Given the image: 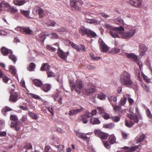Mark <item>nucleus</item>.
Returning a JSON list of instances; mask_svg holds the SVG:
<instances>
[{
    "label": "nucleus",
    "instance_id": "obj_1",
    "mask_svg": "<svg viewBox=\"0 0 152 152\" xmlns=\"http://www.w3.org/2000/svg\"><path fill=\"white\" fill-rule=\"evenodd\" d=\"M105 26L107 28L110 30V34L115 38L121 37L122 32L124 31V28L122 26L114 27L108 24H105Z\"/></svg>",
    "mask_w": 152,
    "mask_h": 152
},
{
    "label": "nucleus",
    "instance_id": "obj_2",
    "mask_svg": "<svg viewBox=\"0 0 152 152\" xmlns=\"http://www.w3.org/2000/svg\"><path fill=\"white\" fill-rule=\"evenodd\" d=\"M120 81L122 85L127 87L132 86L133 83L131 80L130 75L126 72H123L121 73Z\"/></svg>",
    "mask_w": 152,
    "mask_h": 152
},
{
    "label": "nucleus",
    "instance_id": "obj_3",
    "mask_svg": "<svg viewBox=\"0 0 152 152\" xmlns=\"http://www.w3.org/2000/svg\"><path fill=\"white\" fill-rule=\"evenodd\" d=\"M128 117L131 120L129 121H126L125 122V124L126 126L129 127H131L134 125V123L132 121L133 120L135 123H138L139 122V120L137 116L134 114H129L128 115Z\"/></svg>",
    "mask_w": 152,
    "mask_h": 152
},
{
    "label": "nucleus",
    "instance_id": "obj_4",
    "mask_svg": "<svg viewBox=\"0 0 152 152\" xmlns=\"http://www.w3.org/2000/svg\"><path fill=\"white\" fill-rule=\"evenodd\" d=\"M128 117L131 120L129 121H126L125 122V124L126 126L129 127H131L134 125V123L132 121L133 120L135 123H138L139 122V120L137 116L134 114H129L128 115Z\"/></svg>",
    "mask_w": 152,
    "mask_h": 152
},
{
    "label": "nucleus",
    "instance_id": "obj_5",
    "mask_svg": "<svg viewBox=\"0 0 152 152\" xmlns=\"http://www.w3.org/2000/svg\"><path fill=\"white\" fill-rule=\"evenodd\" d=\"M128 117L131 120L129 121H126L125 122V124L126 126L129 127H131L134 125V123L132 121L133 120L135 123H138L139 122V120L137 116L134 114H129L128 115Z\"/></svg>",
    "mask_w": 152,
    "mask_h": 152
},
{
    "label": "nucleus",
    "instance_id": "obj_6",
    "mask_svg": "<svg viewBox=\"0 0 152 152\" xmlns=\"http://www.w3.org/2000/svg\"><path fill=\"white\" fill-rule=\"evenodd\" d=\"M72 8L73 10L80 11L81 10V5L83 4L81 0L78 1L71 0L70 1Z\"/></svg>",
    "mask_w": 152,
    "mask_h": 152
},
{
    "label": "nucleus",
    "instance_id": "obj_7",
    "mask_svg": "<svg viewBox=\"0 0 152 152\" xmlns=\"http://www.w3.org/2000/svg\"><path fill=\"white\" fill-rule=\"evenodd\" d=\"M96 91V87L91 84H89L83 90V93L85 95L90 96L94 93Z\"/></svg>",
    "mask_w": 152,
    "mask_h": 152
},
{
    "label": "nucleus",
    "instance_id": "obj_8",
    "mask_svg": "<svg viewBox=\"0 0 152 152\" xmlns=\"http://www.w3.org/2000/svg\"><path fill=\"white\" fill-rule=\"evenodd\" d=\"M83 87V82L82 81L77 80L75 82V85L72 84V86L71 88L72 91L75 90L78 94L80 93V89H81Z\"/></svg>",
    "mask_w": 152,
    "mask_h": 152
},
{
    "label": "nucleus",
    "instance_id": "obj_9",
    "mask_svg": "<svg viewBox=\"0 0 152 152\" xmlns=\"http://www.w3.org/2000/svg\"><path fill=\"white\" fill-rule=\"evenodd\" d=\"M135 32V29H131L127 32H124V31H123L121 34V37L125 39L131 38L134 35Z\"/></svg>",
    "mask_w": 152,
    "mask_h": 152
},
{
    "label": "nucleus",
    "instance_id": "obj_10",
    "mask_svg": "<svg viewBox=\"0 0 152 152\" xmlns=\"http://www.w3.org/2000/svg\"><path fill=\"white\" fill-rule=\"evenodd\" d=\"M15 30L19 31L21 33L28 34H31L32 32V30L28 27H17L15 28Z\"/></svg>",
    "mask_w": 152,
    "mask_h": 152
},
{
    "label": "nucleus",
    "instance_id": "obj_11",
    "mask_svg": "<svg viewBox=\"0 0 152 152\" xmlns=\"http://www.w3.org/2000/svg\"><path fill=\"white\" fill-rule=\"evenodd\" d=\"M95 134L102 139H106L108 136V134L102 132L99 130H96L94 131Z\"/></svg>",
    "mask_w": 152,
    "mask_h": 152
},
{
    "label": "nucleus",
    "instance_id": "obj_12",
    "mask_svg": "<svg viewBox=\"0 0 152 152\" xmlns=\"http://www.w3.org/2000/svg\"><path fill=\"white\" fill-rule=\"evenodd\" d=\"M98 42L100 47L101 50L103 52H106L109 50L107 46L104 42L102 39L100 38Z\"/></svg>",
    "mask_w": 152,
    "mask_h": 152
},
{
    "label": "nucleus",
    "instance_id": "obj_13",
    "mask_svg": "<svg viewBox=\"0 0 152 152\" xmlns=\"http://www.w3.org/2000/svg\"><path fill=\"white\" fill-rule=\"evenodd\" d=\"M122 55L126 56L128 58L134 61L137 62L138 61V57L137 55L133 53H124Z\"/></svg>",
    "mask_w": 152,
    "mask_h": 152
},
{
    "label": "nucleus",
    "instance_id": "obj_14",
    "mask_svg": "<svg viewBox=\"0 0 152 152\" xmlns=\"http://www.w3.org/2000/svg\"><path fill=\"white\" fill-rule=\"evenodd\" d=\"M147 50V48L144 44H141L139 46V52L141 56H144Z\"/></svg>",
    "mask_w": 152,
    "mask_h": 152
},
{
    "label": "nucleus",
    "instance_id": "obj_15",
    "mask_svg": "<svg viewBox=\"0 0 152 152\" xmlns=\"http://www.w3.org/2000/svg\"><path fill=\"white\" fill-rule=\"evenodd\" d=\"M128 3L133 6L139 7L141 5V0H130Z\"/></svg>",
    "mask_w": 152,
    "mask_h": 152
},
{
    "label": "nucleus",
    "instance_id": "obj_16",
    "mask_svg": "<svg viewBox=\"0 0 152 152\" xmlns=\"http://www.w3.org/2000/svg\"><path fill=\"white\" fill-rule=\"evenodd\" d=\"M18 95L16 93L12 94L10 97L9 100L13 102H15L18 100Z\"/></svg>",
    "mask_w": 152,
    "mask_h": 152
},
{
    "label": "nucleus",
    "instance_id": "obj_17",
    "mask_svg": "<svg viewBox=\"0 0 152 152\" xmlns=\"http://www.w3.org/2000/svg\"><path fill=\"white\" fill-rule=\"evenodd\" d=\"M108 99L112 106L117 104V99L116 97L115 96H109Z\"/></svg>",
    "mask_w": 152,
    "mask_h": 152
},
{
    "label": "nucleus",
    "instance_id": "obj_18",
    "mask_svg": "<svg viewBox=\"0 0 152 152\" xmlns=\"http://www.w3.org/2000/svg\"><path fill=\"white\" fill-rule=\"evenodd\" d=\"M1 51L2 54L4 56H6L8 54H11L12 53V51L9 50L5 47H2L1 49Z\"/></svg>",
    "mask_w": 152,
    "mask_h": 152
},
{
    "label": "nucleus",
    "instance_id": "obj_19",
    "mask_svg": "<svg viewBox=\"0 0 152 152\" xmlns=\"http://www.w3.org/2000/svg\"><path fill=\"white\" fill-rule=\"evenodd\" d=\"M83 109L84 108L82 107L80 109L70 110L69 112V114L71 116L73 115L82 111Z\"/></svg>",
    "mask_w": 152,
    "mask_h": 152
},
{
    "label": "nucleus",
    "instance_id": "obj_20",
    "mask_svg": "<svg viewBox=\"0 0 152 152\" xmlns=\"http://www.w3.org/2000/svg\"><path fill=\"white\" fill-rule=\"evenodd\" d=\"M59 56L62 59L65 60L66 59V56L65 53L61 50L58 48V52Z\"/></svg>",
    "mask_w": 152,
    "mask_h": 152
},
{
    "label": "nucleus",
    "instance_id": "obj_21",
    "mask_svg": "<svg viewBox=\"0 0 152 152\" xmlns=\"http://www.w3.org/2000/svg\"><path fill=\"white\" fill-rule=\"evenodd\" d=\"M10 127L11 128H14L16 131L18 130L19 126L18 125V121H12L11 123Z\"/></svg>",
    "mask_w": 152,
    "mask_h": 152
},
{
    "label": "nucleus",
    "instance_id": "obj_22",
    "mask_svg": "<svg viewBox=\"0 0 152 152\" xmlns=\"http://www.w3.org/2000/svg\"><path fill=\"white\" fill-rule=\"evenodd\" d=\"M12 110V109L7 106H5L2 110L1 112L4 116L7 115L6 113L8 111H10Z\"/></svg>",
    "mask_w": 152,
    "mask_h": 152
},
{
    "label": "nucleus",
    "instance_id": "obj_23",
    "mask_svg": "<svg viewBox=\"0 0 152 152\" xmlns=\"http://www.w3.org/2000/svg\"><path fill=\"white\" fill-rule=\"evenodd\" d=\"M129 97V94H126L124 95L123 98L121 99L120 102V105H124L126 103L127 98Z\"/></svg>",
    "mask_w": 152,
    "mask_h": 152
},
{
    "label": "nucleus",
    "instance_id": "obj_24",
    "mask_svg": "<svg viewBox=\"0 0 152 152\" xmlns=\"http://www.w3.org/2000/svg\"><path fill=\"white\" fill-rule=\"evenodd\" d=\"M88 28H86L84 27H81L79 30V32L82 35H85L87 34L88 33Z\"/></svg>",
    "mask_w": 152,
    "mask_h": 152
},
{
    "label": "nucleus",
    "instance_id": "obj_25",
    "mask_svg": "<svg viewBox=\"0 0 152 152\" xmlns=\"http://www.w3.org/2000/svg\"><path fill=\"white\" fill-rule=\"evenodd\" d=\"M13 2L15 5L18 6L22 5L26 2L25 0H15Z\"/></svg>",
    "mask_w": 152,
    "mask_h": 152
},
{
    "label": "nucleus",
    "instance_id": "obj_26",
    "mask_svg": "<svg viewBox=\"0 0 152 152\" xmlns=\"http://www.w3.org/2000/svg\"><path fill=\"white\" fill-rule=\"evenodd\" d=\"M2 4L4 6L5 10L7 11L8 12H10L11 7L8 3L5 1H3L2 2Z\"/></svg>",
    "mask_w": 152,
    "mask_h": 152
},
{
    "label": "nucleus",
    "instance_id": "obj_27",
    "mask_svg": "<svg viewBox=\"0 0 152 152\" xmlns=\"http://www.w3.org/2000/svg\"><path fill=\"white\" fill-rule=\"evenodd\" d=\"M90 122L93 124H99L101 122L97 118H91L90 119Z\"/></svg>",
    "mask_w": 152,
    "mask_h": 152
},
{
    "label": "nucleus",
    "instance_id": "obj_28",
    "mask_svg": "<svg viewBox=\"0 0 152 152\" xmlns=\"http://www.w3.org/2000/svg\"><path fill=\"white\" fill-rule=\"evenodd\" d=\"M54 98L55 101H57L60 104H62L61 96H60L58 94H55L54 96Z\"/></svg>",
    "mask_w": 152,
    "mask_h": 152
},
{
    "label": "nucleus",
    "instance_id": "obj_29",
    "mask_svg": "<svg viewBox=\"0 0 152 152\" xmlns=\"http://www.w3.org/2000/svg\"><path fill=\"white\" fill-rule=\"evenodd\" d=\"M76 135L77 136L83 140L88 138V137L86 136V134L84 133L77 132L76 133Z\"/></svg>",
    "mask_w": 152,
    "mask_h": 152
},
{
    "label": "nucleus",
    "instance_id": "obj_30",
    "mask_svg": "<svg viewBox=\"0 0 152 152\" xmlns=\"http://www.w3.org/2000/svg\"><path fill=\"white\" fill-rule=\"evenodd\" d=\"M46 34L45 33H40L39 35V39L42 43L44 42L46 38Z\"/></svg>",
    "mask_w": 152,
    "mask_h": 152
},
{
    "label": "nucleus",
    "instance_id": "obj_31",
    "mask_svg": "<svg viewBox=\"0 0 152 152\" xmlns=\"http://www.w3.org/2000/svg\"><path fill=\"white\" fill-rule=\"evenodd\" d=\"M88 33L87 35L88 37H95L96 36V34L93 31L90 30L89 29L88 30Z\"/></svg>",
    "mask_w": 152,
    "mask_h": 152
},
{
    "label": "nucleus",
    "instance_id": "obj_32",
    "mask_svg": "<svg viewBox=\"0 0 152 152\" xmlns=\"http://www.w3.org/2000/svg\"><path fill=\"white\" fill-rule=\"evenodd\" d=\"M33 84L36 86L40 87L42 85V82L38 79H34L33 80Z\"/></svg>",
    "mask_w": 152,
    "mask_h": 152
},
{
    "label": "nucleus",
    "instance_id": "obj_33",
    "mask_svg": "<svg viewBox=\"0 0 152 152\" xmlns=\"http://www.w3.org/2000/svg\"><path fill=\"white\" fill-rule=\"evenodd\" d=\"M20 13L26 17L28 18L29 17V12L28 10H20Z\"/></svg>",
    "mask_w": 152,
    "mask_h": 152
},
{
    "label": "nucleus",
    "instance_id": "obj_34",
    "mask_svg": "<svg viewBox=\"0 0 152 152\" xmlns=\"http://www.w3.org/2000/svg\"><path fill=\"white\" fill-rule=\"evenodd\" d=\"M50 68V66H49L48 63H45L44 64L41 68V70L43 71L46 70H48Z\"/></svg>",
    "mask_w": 152,
    "mask_h": 152
},
{
    "label": "nucleus",
    "instance_id": "obj_35",
    "mask_svg": "<svg viewBox=\"0 0 152 152\" xmlns=\"http://www.w3.org/2000/svg\"><path fill=\"white\" fill-rule=\"evenodd\" d=\"M36 67V65L34 63H31L30 64L29 66L27 68L28 70L29 71H34Z\"/></svg>",
    "mask_w": 152,
    "mask_h": 152
},
{
    "label": "nucleus",
    "instance_id": "obj_36",
    "mask_svg": "<svg viewBox=\"0 0 152 152\" xmlns=\"http://www.w3.org/2000/svg\"><path fill=\"white\" fill-rule=\"evenodd\" d=\"M50 86L49 84H45L43 86V90L45 92H48L50 89Z\"/></svg>",
    "mask_w": 152,
    "mask_h": 152
},
{
    "label": "nucleus",
    "instance_id": "obj_37",
    "mask_svg": "<svg viewBox=\"0 0 152 152\" xmlns=\"http://www.w3.org/2000/svg\"><path fill=\"white\" fill-rule=\"evenodd\" d=\"M110 143L111 144L114 143L115 140V137L113 135H111L108 138Z\"/></svg>",
    "mask_w": 152,
    "mask_h": 152
},
{
    "label": "nucleus",
    "instance_id": "obj_38",
    "mask_svg": "<svg viewBox=\"0 0 152 152\" xmlns=\"http://www.w3.org/2000/svg\"><path fill=\"white\" fill-rule=\"evenodd\" d=\"M145 137V136L144 134L140 135L137 140V142H142L143 140Z\"/></svg>",
    "mask_w": 152,
    "mask_h": 152
},
{
    "label": "nucleus",
    "instance_id": "obj_39",
    "mask_svg": "<svg viewBox=\"0 0 152 152\" xmlns=\"http://www.w3.org/2000/svg\"><path fill=\"white\" fill-rule=\"evenodd\" d=\"M142 86L143 89L145 92H148L150 91V86L148 85H146L145 84H142Z\"/></svg>",
    "mask_w": 152,
    "mask_h": 152
},
{
    "label": "nucleus",
    "instance_id": "obj_40",
    "mask_svg": "<svg viewBox=\"0 0 152 152\" xmlns=\"http://www.w3.org/2000/svg\"><path fill=\"white\" fill-rule=\"evenodd\" d=\"M114 110L116 112L121 111V108L120 106H117L116 104L114 105L113 106Z\"/></svg>",
    "mask_w": 152,
    "mask_h": 152
},
{
    "label": "nucleus",
    "instance_id": "obj_41",
    "mask_svg": "<svg viewBox=\"0 0 152 152\" xmlns=\"http://www.w3.org/2000/svg\"><path fill=\"white\" fill-rule=\"evenodd\" d=\"M115 125L113 123H110L105 124L103 126V127L107 129H112L114 127Z\"/></svg>",
    "mask_w": 152,
    "mask_h": 152
},
{
    "label": "nucleus",
    "instance_id": "obj_42",
    "mask_svg": "<svg viewBox=\"0 0 152 152\" xmlns=\"http://www.w3.org/2000/svg\"><path fill=\"white\" fill-rule=\"evenodd\" d=\"M106 95L103 93H100L98 95V98L101 100H104L106 97Z\"/></svg>",
    "mask_w": 152,
    "mask_h": 152
},
{
    "label": "nucleus",
    "instance_id": "obj_43",
    "mask_svg": "<svg viewBox=\"0 0 152 152\" xmlns=\"http://www.w3.org/2000/svg\"><path fill=\"white\" fill-rule=\"evenodd\" d=\"M10 71L12 74H14V75H15L16 74V72L15 68L14 66L12 65L10 66Z\"/></svg>",
    "mask_w": 152,
    "mask_h": 152
},
{
    "label": "nucleus",
    "instance_id": "obj_44",
    "mask_svg": "<svg viewBox=\"0 0 152 152\" xmlns=\"http://www.w3.org/2000/svg\"><path fill=\"white\" fill-rule=\"evenodd\" d=\"M114 21L115 23L118 25H121L123 23V20L120 18H118L115 19Z\"/></svg>",
    "mask_w": 152,
    "mask_h": 152
},
{
    "label": "nucleus",
    "instance_id": "obj_45",
    "mask_svg": "<svg viewBox=\"0 0 152 152\" xmlns=\"http://www.w3.org/2000/svg\"><path fill=\"white\" fill-rule=\"evenodd\" d=\"M29 116L34 119H37V116L36 114H34L30 112H28Z\"/></svg>",
    "mask_w": 152,
    "mask_h": 152
},
{
    "label": "nucleus",
    "instance_id": "obj_46",
    "mask_svg": "<svg viewBox=\"0 0 152 152\" xmlns=\"http://www.w3.org/2000/svg\"><path fill=\"white\" fill-rule=\"evenodd\" d=\"M41 8L39 7H36L33 11V13L35 15L38 14Z\"/></svg>",
    "mask_w": 152,
    "mask_h": 152
},
{
    "label": "nucleus",
    "instance_id": "obj_47",
    "mask_svg": "<svg viewBox=\"0 0 152 152\" xmlns=\"http://www.w3.org/2000/svg\"><path fill=\"white\" fill-rule=\"evenodd\" d=\"M28 96L29 97H33L34 98L39 99H40V97L36 94H34L31 93L28 94Z\"/></svg>",
    "mask_w": 152,
    "mask_h": 152
},
{
    "label": "nucleus",
    "instance_id": "obj_48",
    "mask_svg": "<svg viewBox=\"0 0 152 152\" xmlns=\"http://www.w3.org/2000/svg\"><path fill=\"white\" fill-rule=\"evenodd\" d=\"M47 24L48 26H54L56 24V23L52 20H49L48 21Z\"/></svg>",
    "mask_w": 152,
    "mask_h": 152
},
{
    "label": "nucleus",
    "instance_id": "obj_49",
    "mask_svg": "<svg viewBox=\"0 0 152 152\" xmlns=\"http://www.w3.org/2000/svg\"><path fill=\"white\" fill-rule=\"evenodd\" d=\"M57 31L60 34H62L66 32H68V30L62 27L60 28H58Z\"/></svg>",
    "mask_w": 152,
    "mask_h": 152
},
{
    "label": "nucleus",
    "instance_id": "obj_50",
    "mask_svg": "<svg viewBox=\"0 0 152 152\" xmlns=\"http://www.w3.org/2000/svg\"><path fill=\"white\" fill-rule=\"evenodd\" d=\"M47 73L48 77H52L55 75L54 73L50 69L47 70Z\"/></svg>",
    "mask_w": 152,
    "mask_h": 152
},
{
    "label": "nucleus",
    "instance_id": "obj_51",
    "mask_svg": "<svg viewBox=\"0 0 152 152\" xmlns=\"http://www.w3.org/2000/svg\"><path fill=\"white\" fill-rule=\"evenodd\" d=\"M10 120L13 121H18V118L15 115H12L10 117Z\"/></svg>",
    "mask_w": 152,
    "mask_h": 152
},
{
    "label": "nucleus",
    "instance_id": "obj_52",
    "mask_svg": "<svg viewBox=\"0 0 152 152\" xmlns=\"http://www.w3.org/2000/svg\"><path fill=\"white\" fill-rule=\"evenodd\" d=\"M47 36H49L51 38H57L58 37V35L54 33H53L51 34H48Z\"/></svg>",
    "mask_w": 152,
    "mask_h": 152
},
{
    "label": "nucleus",
    "instance_id": "obj_53",
    "mask_svg": "<svg viewBox=\"0 0 152 152\" xmlns=\"http://www.w3.org/2000/svg\"><path fill=\"white\" fill-rule=\"evenodd\" d=\"M9 58L10 59L12 60L14 63H15L17 60V58L14 55H9Z\"/></svg>",
    "mask_w": 152,
    "mask_h": 152
},
{
    "label": "nucleus",
    "instance_id": "obj_54",
    "mask_svg": "<svg viewBox=\"0 0 152 152\" xmlns=\"http://www.w3.org/2000/svg\"><path fill=\"white\" fill-rule=\"evenodd\" d=\"M142 76L144 80L147 83H149L150 82V79H149L148 77L145 75L142 74Z\"/></svg>",
    "mask_w": 152,
    "mask_h": 152
},
{
    "label": "nucleus",
    "instance_id": "obj_55",
    "mask_svg": "<svg viewBox=\"0 0 152 152\" xmlns=\"http://www.w3.org/2000/svg\"><path fill=\"white\" fill-rule=\"evenodd\" d=\"M120 49L116 48H114L111 50V53H119Z\"/></svg>",
    "mask_w": 152,
    "mask_h": 152
},
{
    "label": "nucleus",
    "instance_id": "obj_56",
    "mask_svg": "<svg viewBox=\"0 0 152 152\" xmlns=\"http://www.w3.org/2000/svg\"><path fill=\"white\" fill-rule=\"evenodd\" d=\"M102 115L104 118L105 119H109L110 117L109 115L106 113H103Z\"/></svg>",
    "mask_w": 152,
    "mask_h": 152
},
{
    "label": "nucleus",
    "instance_id": "obj_57",
    "mask_svg": "<svg viewBox=\"0 0 152 152\" xmlns=\"http://www.w3.org/2000/svg\"><path fill=\"white\" fill-rule=\"evenodd\" d=\"M40 18H42L44 16V10L42 8H41L38 13Z\"/></svg>",
    "mask_w": 152,
    "mask_h": 152
},
{
    "label": "nucleus",
    "instance_id": "obj_58",
    "mask_svg": "<svg viewBox=\"0 0 152 152\" xmlns=\"http://www.w3.org/2000/svg\"><path fill=\"white\" fill-rule=\"evenodd\" d=\"M146 113L148 117L149 118H152V114H151L150 110L148 109H147L146 110Z\"/></svg>",
    "mask_w": 152,
    "mask_h": 152
},
{
    "label": "nucleus",
    "instance_id": "obj_59",
    "mask_svg": "<svg viewBox=\"0 0 152 152\" xmlns=\"http://www.w3.org/2000/svg\"><path fill=\"white\" fill-rule=\"evenodd\" d=\"M112 120L115 122H118L119 121L120 118L118 116H114L112 117Z\"/></svg>",
    "mask_w": 152,
    "mask_h": 152
},
{
    "label": "nucleus",
    "instance_id": "obj_60",
    "mask_svg": "<svg viewBox=\"0 0 152 152\" xmlns=\"http://www.w3.org/2000/svg\"><path fill=\"white\" fill-rule=\"evenodd\" d=\"M86 117H85V115H83L82 116V119L83 121V123L84 124H86L88 123V121L86 118Z\"/></svg>",
    "mask_w": 152,
    "mask_h": 152
},
{
    "label": "nucleus",
    "instance_id": "obj_61",
    "mask_svg": "<svg viewBox=\"0 0 152 152\" xmlns=\"http://www.w3.org/2000/svg\"><path fill=\"white\" fill-rule=\"evenodd\" d=\"M55 146L58 148V150L59 151H62L64 148V146L62 145H59L58 146L56 145Z\"/></svg>",
    "mask_w": 152,
    "mask_h": 152
},
{
    "label": "nucleus",
    "instance_id": "obj_62",
    "mask_svg": "<svg viewBox=\"0 0 152 152\" xmlns=\"http://www.w3.org/2000/svg\"><path fill=\"white\" fill-rule=\"evenodd\" d=\"M72 48H75L76 50H77L78 51H80V47L79 46H77L76 44H74L73 43V44L71 45Z\"/></svg>",
    "mask_w": 152,
    "mask_h": 152
},
{
    "label": "nucleus",
    "instance_id": "obj_63",
    "mask_svg": "<svg viewBox=\"0 0 152 152\" xmlns=\"http://www.w3.org/2000/svg\"><path fill=\"white\" fill-rule=\"evenodd\" d=\"M24 148L26 149H30L32 148V145L30 143L28 144L25 146Z\"/></svg>",
    "mask_w": 152,
    "mask_h": 152
},
{
    "label": "nucleus",
    "instance_id": "obj_64",
    "mask_svg": "<svg viewBox=\"0 0 152 152\" xmlns=\"http://www.w3.org/2000/svg\"><path fill=\"white\" fill-rule=\"evenodd\" d=\"M65 44L68 46L71 45L72 44H73V42L70 41L69 40H67L65 41Z\"/></svg>",
    "mask_w": 152,
    "mask_h": 152
}]
</instances>
